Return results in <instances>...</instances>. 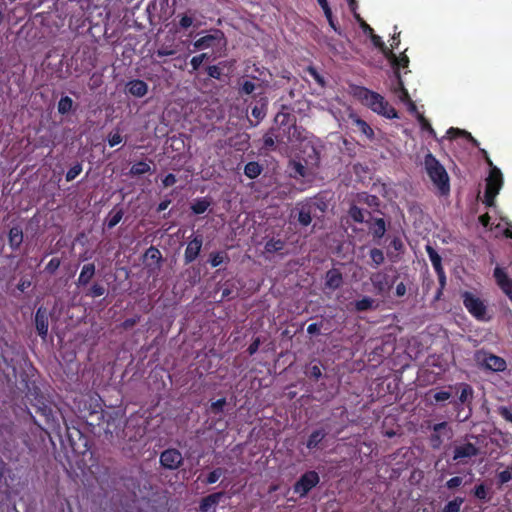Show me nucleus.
Listing matches in <instances>:
<instances>
[{"label":"nucleus","mask_w":512,"mask_h":512,"mask_svg":"<svg viewBox=\"0 0 512 512\" xmlns=\"http://www.w3.org/2000/svg\"><path fill=\"white\" fill-rule=\"evenodd\" d=\"M356 97L373 112L388 119L399 118L398 112L385 98L377 92L365 87H359L355 92Z\"/></svg>","instance_id":"f257e3e1"},{"label":"nucleus","mask_w":512,"mask_h":512,"mask_svg":"<svg viewBox=\"0 0 512 512\" xmlns=\"http://www.w3.org/2000/svg\"><path fill=\"white\" fill-rule=\"evenodd\" d=\"M33 395L34 398L31 400V405L36 409V413L43 417L46 429L60 433V418H63L60 410L39 392L35 391Z\"/></svg>","instance_id":"f03ea898"},{"label":"nucleus","mask_w":512,"mask_h":512,"mask_svg":"<svg viewBox=\"0 0 512 512\" xmlns=\"http://www.w3.org/2000/svg\"><path fill=\"white\" fill-rule=\"evenodd\" d=\"M424 169L440 194L447 195L450 191L449 175L445 167L431 152L424 157Z\"/></svg>","instance_id":"7ed1b4c3"},{"label":"nucleus","mask_w":512,"mask_h":512,"mask_svg":"<svg viewBox=\"0 0 512 512\" xmlns=\"http://www.w3.org/2000/svg\"><path fill=\"white\" fill-rule=\"evenodd\" d=\"M503 185V175L499 168L492 167L489 175L486 178V188L484 193L483 203L487 207L495 205V198L499 194V191Z\"/></svg>","instance_id":"20e7f679"},{"label":"nucleus","mask_w":512,"mask_h":512,"mask_svg":"<svg viewBox=\"0 0 512 512\" xmlns=\"http://www.w3.org/2000/svg\"><path fill=\"white\" fill-rule=\"evenodd\" d=\"M462 300L464 307L476 320H490V317L487 316V306L480 297L472 292L465 291L462 293Z\"/></svg>","instance_id":"39448f33"},{"label":"nucleus","mask_w":512,"mask_h":512,"mask_svg":"<svg viewBox=\"0 0 512 512\" xmlns=\"http://www.w3.org/2000/svg\"><path fill=\"white\" fill-rule=\"evenodd\" d=\"M389 270L388 268H384L370 275V281L376 295H387L398 278L397 275L390 276L388 273Z\"/></svg>","instance_id":"423d86ee"},{"label":"nucleus","mask_w":512,"mask_h":512,"mask_svg":"<svg viewBox=\"0 0 512 512\" xmlns=\"http://www.w3.org/2000/svg\"><path fill=\"white\" fill-rule=\"evenodd\" d=\"M320 483V476L315 470L304 472L293 485V493L304 498Z\"/></svg>","instance_id":"0eeeda50"},{"label":"nucleus","mask_w":512,"mask_h":512,"mask_svg":"<svg viewBox=\"0 0 512 512\" xmlns=\"http://www.w3.org/2000/svg\"><path fill=\"white\" fill-rule=\"evenodd\" d=\"M226 45V38L220 29L213 30L212 33L200 37L193 42L195 50H205L209 48L223 47Z\"/></svg>","instance_id":"6e6552de"},{"label":"nucleus","mask_w":512,"mask_h":512,"mask_svg":"<svg viewBox=\"0 0 512 512\" xmlns=\"http://www.w3.org/2000/svg\"><path fill=\"white\" fill-rule=\"evenodd\" d=\"M297 221L301 226H308L312 222V217L317 210H322L320 205L314 200H307L297 204Z\"/></svg>","instance_id":"1a4fd4ad"},{"label":"nucleus","mask_w":512,"mask_h":512,"mask_svg":"<svg viewBox=\"0 0 512 512\" xmlns=\"http://www.w3.org/2000/svg\"><path fill=\"white\" fill-rule=\"evenodd\" d=\"M477 362L481 363L486 369L494 372H502L506 369V361L497 355L485 351H477L475 354Z\"/></svg>","instance_id":"9d476101"},{"label":"nucleus","mask_w":512,"mask_h":512,"mask_svg":"<svg viewBox=\"0 0 512 512\" xmlns=\"http://www.w3.org/2000/svg\"><path fill=\"white\" fill-rule=\"evenodd\" d=\"M183 456L176 448H168L161 452L159 462L162 468L167 470H177L183 464Z\"/></svg>","instance_id":"9b49d317"},{"label":"nucleus","mask_w":512,"mask_h":512,"mask_svg":"<svg viewBox=\"0 0 512 512\" xmlns=\"http://www.w3.org/2000/svg\"><path fill=\"white\" fill-rule=\"evenodd\" d=\"M479 454V448L471 443L466 442L464 444L455 446L453 451V460L458 463H466L463 461L464 459H471L472 457H476Z\"/></svg>","instance_id":"f8f14e48"},{"label":"nucleus","mask_w":512,"mask_h":512,"mask_svg":"<svg viewBox=\"0 0 512 512\" xmlns=\"http://www.w3.org/2000/svg\"><path fill=\"white\" fill-rule=\"evenodd\" d=\"M493 277L498 287L512 302V278H510L507 272L499 266L495 267Z\"/></svg>","instance_id":"ddd939ff"},{"label":"nucleus","mask_w":512,"mask_h":512,"mask_svg":"<svg viewBox=\"0 0 512 512\" xmlns=\"http://www.w3.org/2000/svg\"><path fill=\"white\" fill-rule=\"evenodd\" d=\"M203 245V237L202 235H194L193 238L187 243L185 252H184V263L190 264L194 262L202 249Z\"/></svg>","instance_id":"4468645a"},{"label":"nucleus","mask_w":512,"mask_h":512,"mask_svg":"<svg viewBox=\"0 0 512 512\" xmlns=\"http://www.w3.org/2000/svg\"><path fill=\"white\" fill-rule=\"evenodd\" d=\"M35 327L38 335L45 340L48 335L49 314L47 309L42 306L35 313Z\"/></svg>","instance_id":"2eb2a0df"},{"label":"nucleus","mask_w":512,"mask_h":512,"mask_svg":"<svg viewBox=\"0 0 512 512\" xmlns=\"http://www.w3.org/2000/svg\"><path fill=\"white\" fill-rule=\"evenodd\" d=\"M327 435L328 432L323 427L313 430L306 440V447L309 450L322 449V442Z\"/></svg>","instance_id":"dca6fc26"},{"label":"nucleus","mask_w":512,"mask_h":512,"mask_svg":"<svg viewBox=\"0 0 512 512\" xmlns=\"http://www.w3.org/2000/svg\"><path fill=\"white\" fill-rule=\"evenodd\" d=\"M95 273L96 266L94 263H88L83 265L76 282L77 287L86 288L90 284L91 280L94 278Z\"/></svg>","instance_id":"f3484780"},{"label":"nucleus","mask_w":512,"mask_h":512,"mask_svg":"<svg viewBox=\"0 0 512 512\" xmlns=\"http://www.w3.org/2000/svg\"><path fill=\"white\" fill-rule=\"evenodd\" d=\"M234 63V60L220 61L216 65L207 66L206 73L212 79L222 80L224 76L223 70L225 68L231 69L234 66Z\"/></svg>","instance_id":"a211bd4d"},{"label":"nucleus","mask_w":512,"mask_h":512,"mask_svg":"<svg viewBox=\"0 0 512 512\" xmlns=\"http://www.w3.org/2000/svg\"><path fill=\"white\" fill-rule=\"evenodd\" d=\"M432 429L433 433H431L429 437L430 446L433 449H439L443 444V439L440 436V432L442 430H448L449 432H451V429L449 428L448 423L446 421L434 424Z\"/></svg>","instance_id":"6ab92c4d"},{"label":"nucleus","mask_w":512,"mask_h":512,"mask_svg":"<svg viewBox=\"0 0 512 512\" xmlns=\"http://www.w3.org/2000/svg\"><path fill=\"white\" fill-rule=\"evenodd\" d=\"M343 284V275L339 269L332 268L326 272L325 286L334 291L340 288Z\"/></svg>","instance_id":"aec40b11"},{"label":"nucleus","mask_w":512,"mask_h":512,"mask_svg":"<svg viewBox=\"0 0 512 512\" xmlns=\"http://www.w3.org/2000/svg\"><path fill=\"white\" fill-rule=\"evenodd\" d=\"M126 91L134 97H144L148 92V85L140 79H133L127 82Z\"/></svg>","instance_id":"412c9836"},{"label":"nucleus","mask_w":512,"mask_h":512,"mask_svg":"<svg viewBox=\"0 0 512 512\" xmlns=\"http://www.w3.org/2000/svg\"><path fill=\"white\" fill-rule=\"evenodd\" d=\"M24 240L23 230L19 225H14L8 232V244L13 251H17Z\"/></svg>","instance_id":"4be33fe9"},{"label":"nucleus","mask_w":512,"mask_h":512,"mask_svg":"<svg viewBox=\"0 0 512 512\" xmlns=\"http://www.w3.org/2000/svg\"><path fill=\"white\" fill-rule=\"evenodd\" d=\"M394 82L391 86L392 92L398 97L400 101L409 100V93L404 86V82L400 72H396L394 75Z\"/></svg>","instance_id":"5701e85b"},{"label":"nucleus","mask_w":512,"mask_h":512,"mask_svg":"<svg viewBox=\"0 0 512 512\" xmlns=\"http://www.w3.org/2000/svg\"><path fill=\"white\" fill-rule=\"evenodd\" d=\"M225 496V492L220 491L209 494L202 498L199 509L201 512H208L212 507L216 506L220 500Z\"/></svg>","instance_id":"b1692460"},{"label":"nucleus","mask_w":512,"mask_h":512,"mask_svg":"<svg viewBox=\"0 0 512 512\" xmlns=\"http://www.w3.org/2000/svg\"><path fill=\"white\" fill-rule=\"evenodd\" d=\"M374 240H380L386 232V222L383 218H375L369 226Z\"/></svg>","instance_id":"393cba45"},{"label":"nucleus","mask_w":512,"mask_h":512,"mask_svg":"<svg viewBox=\"0 0 512 512\" xmlns=\"http://www.w3.org/2000/svg\"><path fill=\"white\" fill-rule=\"evenodd\" d=\"M447 137L449 139H456L457 137H464L466 138L473 146L479 147V142L477 139H475L471 133H469L466 130H462L459 128L451 127L447 130Z\"/></svg>","instance_id":"a878e982"},{"label":"nucleus","mask_w":512,"mask_h":512,"mask_svg":"<svg viewBox=\"0 0 512 512\" xmlns=\"http://www.w3.org/2000/svg\"><path fill=\"white\" fill-rule=\"evenodd\" d=\"M211 206V200L207 197L197 198L194 203L191 205V210L194 214L200 215L207 211V209Z\"/></svg>","instance_id":"bb28decb"},{"label":"nucleus","mask_w":512,"mask_h":512,"mask_svg":"<svg viewBox=\"0 0 512 512\" xmlns=\"http://www.w3.org/2000/svg\"><path fill=\"white\" fill-rule=\"evenodd\" d=\"M275 131V139L279 144L291 143V130L287 127H271Z\"/></svg>","instance_id":"cd10ccee"},{"label":"nucleus","mask_w":512,"mask_h":512,"mask_svg":"<svg viewBox=\"0 0 512 512\" xmlns=\"http://www.w3.org/2000/svg\"><path fill=\"white\" fill-rule=\"evenodd\" d=\"M274 121L277 124V127L290 128V125H294L296 123V118L290 113L279 112L276 114Z\"/></svg>","instance_id":"c85d7f7f"},{"label":"nucleus","mask_w":512,"mask_h":512,"mask_svg":"<svg viewBox=\"0 0 512 512\" xmlns=\"http://www.w3.org/2000/svg\"><path fill=\"white\" fill-rule=\"evenodd\" d=\"M106 291L107 290L102 283L94 282L89 287L87 286V289L85 290L84 295L86 297H90V298H97V297L103 296L106 293Z\"/></svg>","instance_id":"c756f323"},{"label":"nucleus","mask_w":512,"mask_h":512,"mask_svg":"<svg viewBox=\"0 0 512 512\" xmlns=\"http://www.w3.org/2000/svg\"><path fill=\"white\" fill-rule=\"evenodd\" d=\"M426 252L428 254V257L432 263L435 272L443 270L442 258L438 254V252L430 245L426 246Z\"/></svg>","instance_id":"7c9ffc66"},{"label":"nucleus","mask_w":512,"mask_h":512,"mask_svg":"<svg viewBox=\"0 0 512 512\" xmlns=\"http://www.w3.org/2000/svg\"><path fill=\"white\" fill-rule=\"evenodd\" d=\"M374 303H375V300L373 298L364 296L362 299L356 300L353 303V305H354L355 311L364 312V311L373 309L375 307Z\"/></svg>","instance_id":"2f4dec72"},{"label":"nucleus","mask_w":512,"mask_h":512,"mask_svg":"<svg viewBox=\"0 0 512 512\" xmlns=\"http://www.w3.org/2000/svg\"><path fill=\"white\" fill-rule=\"evenodd\" d=\"M150 172H151V167L147 162L138 161L131 166V168L129 170V175L130 176H139V175H144V174L150 173Z\"/></svg>","instance_id":"473e14b6"},{"label":"nucleus","mask_w":512,"mask_h":512,"mask_svg":"<svg viewBox=\"0 0 512 512\" xmlns=\"http://www.w3.org/2000/svg\"><path fill=\"white\" fill-rule=\"evenodd\" d=\"M357 200L359 203L366 204L370 208L377 209L380 206V200L376 195H371L365 192L358 194Z\"/></svg>","instance_id":"72a5a7b5"},{"label":"nucleus","mask_w":512,"mask_h":512,"mask_svg":"<svg viewBox=\"0 0 512 512\" xmlns=\"http://www.w3.org/2000/svg\"><path fill=\"white\" fill-rule=\"evenodd\" d=\"M464 501L463 497L456 496L444 505L441 512H460Z\"/></svg>","instance_id":"f704fd0d"},{"label":"nucleus","mask_w":512,"mask_h":512,"mask_svg":"<svg viewBox=\"0 0 512 512\" xmlns=\"http://www.w3.org/2000/svg\"><path fill=\"white\" fill-rule=\"evenodd\" d=\"M262 170V166L258 162L251 161L245 165L244 174L250 179H255L261 174Z\"/></svg>","instance_id":"c9c22d12"},{"label":"nucleus","mask_w":512,"mask_h":512,"mask_svg":"<svg viewBox=\"0 0 512 512\" xmlns=\"http://www.w3.org/2000/svg\"><path fill=\"white\" fill-rule=\"evenodd\" d=\"M123 215H124V212L122 209H118V210H115L113 209L107 219H106V227L107 229H112L114 228L123 218Z\"/></svg>","instance_id":"e433bc0d"},{"label":"nucleus","mask_w":512,"mask_h":512,"mask_svg":"<svg viewBox=\"0 0 512 512\" xmlns=\"http://www.w3.org/2000/svg\"><path fill=\"white\" fill-rule=\"evenodd\" d=\"M177 53V49L175 48L174 44L171 43L169 45L162 44L160 45L153 53L152 57L156 56L159 58L166 57V56H173Z\"/></svg>","instance_id":"4c0bfd02"},{"label":"nucleus","mask_w":512,"mask_h":512,"mask_svg":"<svg viewBox=\"0 0 512 512\" xmlns=\"http://www.w3.org/2000/svg\"><path fill=\"white\" fill-rule=\"evenodd\" d=\"M289 129L291 130V143L303 142L304 140H306V131L303 127L297 126V124L295 123L294 125H290Z\"/></svg>","instance_id":"58836bf2"},{"label":"nucleus","mask_w":512,"mask_h":512,"mask_svg":"<svg viewBox=\"0 0 512 512\" xmlns=\"http://www.w3.org/2000/svg\"><path fill=\"white\" fill-rule=\"evenodd\" d=\"M285 247V242L281 239L271 238L265 243V251L267 253H275L283 250Z\"/></svg>","instance_id":"ea45409f"},{"label":"nucleus","mask_w":512,"mask_h":512,"mask_svg":"<svg viewBox=\"0 0 512 512\" xmlns=\"http://www.w3.org/2000/svg\"><path fill=\"white\" fill-rule=\"evenodd\" d=\"M276 143L275 131L270 128L263 136V148L269 151H274L276 149Z\"/></svg>","instance_id":"a19ab883"},{"label":"nucleus","mask_w":512,"mask_h":512,"mask_svg":"<svg viewBox=\"0 0 512 512\" xmlns=\"http://www.w3.org/2000/svg\"><path fill=\"white\" fill-rule=\"evenodd\" d=\"M188 13H182V14H179L178 15V18H179V21H178V26L180 29H184V30H187L188 28H190L191 26L194 25V17H193V14L191 10L188 11Z\"/></svg>","instance_id":"79ce46f5"},{"label":"nucleus","mask_w":512,"mask_h":512,"mask_svg":"<svg viewBox=\"0 0 512 512\" xmlns=\"http://www.w3.org/2000/svg\"><path fill=\"white\" fill-rule=\"evenodd\" d=\"M73 100L69 96H63L60 98L57 109L59 114L65 115L72 110Z\"/></svg>","instance_id":"37998d69"},{"label":"nucleus","mask_w":512,"mask_h":512,"mask_svg":"<svg viewBox=\"0 0 512 512\" xmlns=\"http://www.w3.org/2000/svg\"><path fill=\"white\" fill-rule=\"evenodd\" d=\"M369 257H370V259L372 261V266L373 267H378L379 265L383 264L384 260H385L384 253L379 248H372L369 251Z\"/></svg>","instance_id":"c03bdc74"},{"label":"nucleus","mask_w":512,"mask_h":512,"mask_svg":"<svg viewBox=\"0 0 512 512\" xmlns=\"http://www.w3.org/2000/svg\"><path fill=\"white\" fill-rule=\"evenodd\" d=\"M349 217L356 223L364 222V210L358 207L357 205H351L348 210Z\"/></svg>","instance_id":"a18cd8bd"},{"label":"nucleus","mask_w":512,"mask_h":512,"mask_svg":"<svg viewBox=\"0 0 512 512\" xmlns=\"http://www.w3.org/2000/svg\"><path fill=\"white\" fill-rule=\"evenodd\" d=\"M145 257L156 262L158 268L160 267L161 262L163 260L161 252L159 251L158 248L154 246H150L147 249V251L145 252Z\"/></svg>","instance_id":"49530a36"},{"label":"nucleus","mask_w":512,"mask_h":512,"mask_svg":"<svg viewBox=\"0 0 512 512\" xmlns=\"http://www.w3.org/2000/svg\"><path fill=\"white\" fill-rule=\"evenodd\" d=\"M417 120L419 122V125L423 131H426L429 133L430 136L436 137V132L432 125L430 124L429 120L424 117L423 114L417 113Z\"/></svg>","instance_id":"de8ad7c7"},{"label":"nucleus","mask_w":512,"mask_h":512,"mask_svg":"<svg viewBox=\"0 0 512 512\" xmlns=\"http://www.w3.org/2000/svg\"><path fill=\"white\" fill-rule=\"evenodd\" d=\"M512 480V464L497 474V483L502 486Z\"/></svg>","instance_id":"09e8293b"},{"label":"nucleus","mask_w":512,"mask_h":512,"mask_svg":"<svg viewBox=\"0 0 512 512\" xmlns=\"http://www.w3.org/2000/svg\"><path fill=\"white\" fill-rule=\"evenodd\" d=\"M225 472L226 470L223 468H215L207 475L205 483L208 485L216 483L219 480V478L225 474Z\"/></svg>","instance_id":"8fccbe9b"},{"label":"nucleus","mask_w":512,"mask_h":512,"mask_svg":"<svg viewBox=\"0 0 512 512\" xmlns=\"http://www.w3.org/2000/svg\"><path fill=\"white\" fill-rule=\"evenodd\" d=\"M224 260L229 261V258L226 253L216 252L210 254L209 262L212 267L220 266L224 262Z\"/></svg>","instance_id":"3c124183"},{"label":"nucleus","mask_w":512,"mask_h":512,"mask_svg":"<svg viewBox=\"0 0 512 512\" xmlns=\"http://www.w3.org/2000/svg\"><path fill=\"white\" fill-rule=\"evenodd\" d=\"M409 65V58L405 53H401V55L398 57L396 63L392 65L393 73L400 72V68H407Z\"/></svg>","instance_id":"603ef678"},{"label":"nucleus","mask_w":512,"mask_h":512,"mask_svg":"<svg viewBox=\"0 0 512 512\" xmlns=\"http://www.w3.org/2000/svg\"><path fill=\"white\" fill-rule=\"evenodd\" d=\"M355 124L357 126V128L363 133L365 134L367 137L369 138H372L374 136V132H373V129L369 126V124L360 119V118H357L355 120Z\"/></svg>","instance_id":"864d4df0"},{"label":"nucleus","mask_w":512,"mask_h":512,"mask_svg":"<svg viewBox=\"0 0 512 512\" xmlns=\"http://www.w3.org/2000/svg\"><path fill=\"white\" fill-rule=\"evenodd\" d=\"M225 405L226 398H220L210 404L209 411L215 415L221 414L224 411Z\"/></svg>","instance_id":"5fc2aeb1"},{"label":"nucleus","mask_w":512,"mask_h":512,"mask_svg":"<svg viewBox=\"0 0 512 512\" xmlns=\"http://www.w3.org/2000/svg\"><path fill=\"white\" fill-rule=\"evenodd\" d=\"M291 166H292V171H293L294 177H303L304 178L307 176V168L300 161H293Z\"/></svg>","instance_id":"6e6d98bb"},{"label":"nucleus","mask_w":512,"mask_h":512,"mask_svg":"<svg viewBox=\"0 0 512 512\" xmlns=\"http://www.w3.org/2000/svg\"><path fill=\"white\" fill-rule=\"evenodd\" d=\"M83 167L80 162L74 164L66 173V181L70 182L80 175Z\"/></svg>","instance_id":"4d7b16f0"},{"label":"nucleus","mask_w":512,"mask_h":512,"mask_svg":"<svg viewBox=\"0 0 512 512\" xmlns=\"http://www.w3.org/2000/svg\"><path fill=\"white\" fill-rule=\"evenodd\" d=\"M473 389L469 384H463L459 395L460 403H465L469 398H472Z\"/></svg>","instance_id":"13d9d810"},{"label":"nucleus","mask_w":512,"mask_h":512,"mask_svg":"<svg viewBox=\"0 0 512 512\" xmlns=\"http://www.w3.org/2000/svg\"><path fill=\"white\" fill-rule=\"evenodd\" d=\"M60 265L61 259L54 257L45 266V272H47L50 275H53L59 269Z\"/></svg>","instance_id":"bf43d9fd"},{"label":"nucleus","mask_w":512,"mask_h":512,"mask_svg":"<svg viewBox=\"0 0 512 512\" xmlns=\"http://www.w3.org/2000/svg\"><path fill=\"white\" fill-rule=\"evenodd\" d=\"M256 88V85L250 81V80H245L242 84H241V87L239 89V92L241 94H245V95H250L254 92Z\"/></svg>","instance_id":"052dcab7"},{"label":"nucleus","mask_w":512,"mask_h":512,"mask_svg":"<svg viewBox=\"0 0 512 512\" xmlns=\"http://www.w3.org/2000/svg\"><path fill=\"white\" fill-rule=\"evenodd\" d=\"M463 484V478L460 476H454L446 481L445 487L449 490L456 489Z\"/></svg>","instance_id":"680f3d73"},{"label":"nucleus","mask_w":512,"mask_h":512,"mask_svg":"<svg viewBox=\"0 0 512 512\" xmlns=\"http://www.w3.org/2000/svg\"><path fill=\"white\" fill-rule=\"evenodd\" d=\"M474 496L479 500L487 499V489L484 484L476 485L473 490Z\"/></svg>","instance_id":"e2e57ef3"},{"label":"nucleus","mask_w":512,"mask_h":512,"mask_svg":"<svg viewBox=\"0 0 512 512\" xmlns=\"http://www.w3.org/2000/svg\"><path fill=\"white\" fill-rule=\"evenodd\" d=\"M497 412L503 419L512 423V409L510 407L499 406Z\"/></svg>","instance_id":"0e129e2a"},{"label":"nucleus","mask_w":512,"mask_h":512,"mask_svg":"<svg viewBox=\"0 0 512 512\" xmlns=\"http://www.w3.org/2000/svg\"><path fill=\"white\" fill-rule=\"evenodd\" d=\"M393 50L394 49L388 48L387 46L380 50L384 57L390 62L391 66L396 63L397 60V55L393 52Z\"/></svg>","instance_id":"69168bd1"},{"label":"nucleus","mask_w":512,"mask_h":512,"mask_svg":"<svg viewBox=\"0 0 512 512\" xmlns=\"http://www.w3.org/2000/svg\"><path fill=\"white\" fill-rule=\"evenodd\" d=\"M452 394L450 391L441 390L433 395V399L435 402H444L451 398Z\"/></svg>","instance_id":"338daca9"},{"label":"nucleus","mask_w":512,"mask_h":512,"mask_svg":"<svg viewBox=\"0 0 512 512\" xmlns=\"http://www.w3.org/2000/svg\"><path fill=\"white\" fill-rule=\"evenodd\" d=\"M251 114L254 118L257 119V121L259 122L260 120H262L265 115H266V111L264 109V105L259 107V106H254L251 110Z\"/></svg>","instance_id":"774afa93"}]
</instances>
